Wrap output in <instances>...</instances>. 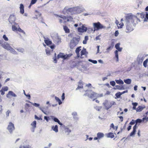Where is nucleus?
<instances>
[{
  "label": "nucleus",
  "mask_w": 148,
  "mask_h": 148,
  "mask_svg": "<svg viewBox=\"0 0 148 148\" xmlns=\"http://www.w3.org/2000/svg\"><path fill=\"white\" fill-rule=\"evenodd\" d=\"M81 48V47H79L77 48L75 50V52L76 53H79V51L81 50V49L80 48Z\"/></svg>",
  "instance_id": "nucleus-51"
},
{
  "label": "nucleus",
  "mask_w": 148,
  "mask_h": 148,
  "mask_svg": "<svg viewBox=\"0 0 148 148\" xmlns=\"http://www.w3.org/2000/svg\"><path fill=\"white\" fill-rule=\"evenodd\" d=\"M8 51H9L11 53H12L13 54L15 55L17 54V52L14 50V49L12 47H10L9 48V49L8 50Z\"/></svg>",
  "instance_id": "nucleus-17"
},
{
  "label": "nucleus",
  "mask_w": 148,
  "mask_h": 148,
  "mask_svg": "<svg viewBox=\"0 0 148 148\" xmlns=\"http://www.w3.org/2000/svg\"><path fill=\"white\" fill-rule=\"evenodd\" d=\"M44 42L47 45H50L52 43L51 41L49 39L45 40Z\"/></svg>",
  "instance_id": "nucleus-22"
},
{
  "label": "nucleus",
  "mask_w": 148,
  "mask_h": 148,
  "mask_svg": "<svg viewBox=\"0 0 148 148\" xmlns=\"http://www.w3.org/2000/svg\"><path fill=\"white\" fill-rule=\"evenodd\" d=\"M135 123H136L135 121L133 119L132 120V121L130 122L129 124L131 125H133Z\"/></svg>",
  "instance_id": "nucleus-56"
},
{
  "label": "nucleus",
  "mask_w": 148,
  "mask_h": 148,
  "mask_svg": "<svg viewBox=\"0 0 148 148\" xmlns=\"http://www.w3.org/2000/svg\"><path fill=\"white\" fill-rule=\"evenodd\" d=\"M143 108H144L142 107V106H139L136 109V111L137 112H140L142 111Z\"/></svg>",
  "instance_id": "nucleus-30"
},
{
  "label": "nucleus",
  "mask_w": 148,
  "mask_h": 148,
  "mask_svg": "<svg viewBox=\"0 0 148 148\" xmlns=\"http://www.w3.org/2000/svg\"><path fill=\"white\" fill-rule=\"evenodd\" d=\"M135 121L136 123H140L142 121L146 123L148 121V116H147V115H144V117L142 119H137Z\"/></svg>",
  "instance_id": "nucleus-11"
},
{
  "label": "nucleus",
  "mask_w": 148,
  "mask_h": 148,
  "mask_svg": "<svg viewBox=\"0 0 148 148\" xmlns=\"http://www.w3.org/2000/svg\"><path fill=\"white\" fill-rule=\"evenodd\" d=\"M148 62V58L145 61L143 62V65L145 67H146L147 66V64Z\"/></svg>",
  "instance_id": "nucleus-43"
},
{
  "label": "nucleus",
  "mask_w": 148,
  "mask_h": 148,
  "mask_svg": "<svg viewBox=\"0 0 148 148\" xmlns=\"http://www.w3.org/2000/svg\"><path fill=\"white\" fill-rule=\"evenodd\" d=\"M3 73V72L0 71V82L2 81V75Z\"/></svg>",
  "instance_id": "nucleus-58"
},
{
  "label": "nucleus",
  "mask_w": 148,
  "mask_h": 148,
  "mask_svg": "<svg viewBox=\"0 0 148 148\" xmlns=\"http://www.w3.org/2000/svg\"><path fill=\"white\" fill-rule=\"evenodd\" d=\"M84 95L87 96L88 97L91 99H93V101H94L98 96V95L97 93L92 92L90 94H89L88 93H86Z\"/></svg>",
  "instance_id": "nucleus-10"
},
{
  "label": "nucleus",
  "mask_w": 148,
  "mask_h": 148,
  "mask_svg": "<svg viewBox=\"0 0 148 148\" xmlns=\"http://www.w3.org/2000/svg\"><path fill=\"white\" fill-rule=\"evenodd\" d=\"M121 95V94L120 92H118L116 93L115 95L116 96V97L115 98V99H116L117 98H119Z\"/></svg>",
  "instance_id": "nucleus-37"
},
{
  "label": "nucleus",
  "mask_w": 148,
  "mask_h": 148,
  "mask_svg": "<svg viewBox=\"0 0 148 148\" xmlns=\"http://www.w3.org/2000/svg\"><path fill=\"white\" fill-rule=\"evenodd\" d=\"M10 95L14 97H16L17 96L16 95L11 91H10L8 92V94L6 95V97L7 98H9Z\"/></svg>",
  "instance_id": "nucleus-15"
},
{
  "label": "nucleus",
  "mask_w": 148,
  "mask_h": 148,
  "mask_svg": "<svg viewBox=\"0 0 148 148\" xmlns=\"http://www.w3.org/2000/svg\"><path fill=\"white\" fill-rule=\"evenodd\" d=\"M126 32H130L133 31L134 27L138 22H140V19L137 16H135L132 13H130L126 16Z\"/></svg>",
  "instance_id": "nucleus-1"
},
{
  "label": "nucleus",
  "mask_w": 148,
  "mask_h": 148,
  "mask_svg": "<svg viewBox=\"0 0 148 148\" xmlns=\"http://www.w3.org/2000/svg\"><path fill=\"white\" fill-rule=\"evenodd\" d=\"M77 30L79 32H86L87 30V28L84 25H82L81 27H78L77 28Z\"/></svg>",
  "instance_id": "nucleus-12"
},
{
  "label": "nucleus",
  "mask_w": 148,
  "mask_h": 148,
  "mask_svg": "<svg viewBox=\"0 0 148 148\" xmlns=\"http://www.w3.org/2000/svg\"><path fill=\"white\" fill-rule=\"evenodd\" d=\"M86 52V49L84 48L80 52L81 56H82V55L85 54Z\"/></svg>",
  "instance_id": "nucleus-40"
},
{
  "label": "nucleus",
  "mask_w": 148,
  "mask_h": 148,
  "mask_svg": "<svg viewBox=\"0 0 148 148\" xmlns=\"http://www.w3.org/2000/svg\"><path fill=\"white\" fill-rule=\"evenodd\" d=\"M110 84L112 86H114L116 84V83L114 81H111L110 82Z\"/></svg>",
  "instance_id": "nucleus-53"
},
{
  "label": "nucleus",
  "mask_w": 148,
  "mask_h": 148,
  "mask_svg": "<svg viewBox=\"0 0 148 148\" xmlns=\"http://www.w3.org/2000/svg\"><path fill=\"white\" fill-rule=\"evenodd\" d=\"M3 38L5 41H8V38L6 36V35L5 34L3 35Z\"/></svg>",
  "instance_id": "nucleus-55"
},
{
  "label": "nucleus",
  "mask_w": 148,
  "mask_h": 148,
  "mask_svg": "<svg viewBox=\"0 0 148 148\" xmlns=\"http://www.w3.org/2000/svg\"><path fill=\"white\" fill-rule=\"evenodd\" d=\"M119 34V33L118 32V30L116 31L115 32V33H114L115 36L116 37L117 36H118Z\"/></svg>",
  "instance_id": "nucleus-62"
},
{
  "label": "nucleus",
  "mask_w": 148,
  "mask_h": 148,
  "mask_svg": "<svg viewBox=\"0 0 148 148\" xmlns=\"http://www.w3.org/2000/svg\"><path fill=\"white\" fill-rule=\"evenodd\" d=\"M17 31H18L19 32L23 33L24 34H25V32L23 30H22L20 27H19L18 28Z\"/></svg>",
  "instance_id": "nucleus-49"
},
{
  "label": "nucleus",
  "mask_w": 148,
  "mask_h": 148,
  "mask_svg": "<svg viewBox=\"0 0 148 148\" xmlns=\"http://www.w3.org/2000/svg\"><path fill=\"white\" fill-rule=\"evenodd\" d=\"M124 82L127 84H130L131 83L132 80L130 79H124Z\"/></svg>",
  "instance_id": "nucleus-26"
},
{
  "label": "nucleus",
  "mask_w": 148,
  "mask_h": 148,
  "mask_svg": "<svg viewBox=\"0 0 148 148\" xmlns=\"http://www.w3.org/2000/svg\"><path fill=\"white\" fill-rule=\"evenodd\" d=\"M10 112L9 110H8L6 112V115L7 117H8L9 116V114L10 113Z\"/></svg>",
  "instance_id": "nucleus-61"
},
{
  "label": "nucleus",
  "mask_w": 148,
  "mask_h": 148,
  "mask_svg": "<svg viewBox=\"0 0 148 148\" xmlns=\"http://www.w3.org/2000/svg\"><path fill=\"white\" fill-rule=\"evenodd\" d=\"M93 24L94 28L93 32H94L95 31H97L100 29H105L106 28L105 26L102 25L99 22L94 23Z\"/></svg>",
  "instance_id": "nucleus-5"
},
{
  "label": "nucleus",
  "mask_w": 148,
  "mask_h": 148,
  "mask_svg": "<svg viewBox=\"0 0 148 148\" xmlns=\"http://www.w3.org/2000/svg\"><path fill=\"white\" fill-rule=\"evenodd\" d=\"M52 38L54 42L57 45H59L61 42V38L57 35L52 37Z\"/></svg>",
  "instance_id": "nucleus-6"
},
{
  "label": "nucleus",
  "mask_w": 148,
  "mask_h": 148,
  "mask_svg": "<svg viewBox=\"0 0 148 148\" xmlns=\"http://www.w3.org/2000/svg\"><path fill=\"white\" fill-rule=\"evenodd\" d=\"M114 43L113 42H112L111 43V45L109 46L107 49V51H109L111 49H112L114 47Z\"/></svg>",
  "instance_id": "nucleus-38"
},
{
  "label": "nucleus",
  "mask_w": 148,
  "mask_h": 148,
  "mask_svg": "<svg viewBox=\"0 0 148 148\" xmlns=\"http://www.w3.org/2000/svg\"><path fill=\"white\" fill-rule=\"evenodd\" d=\"M115 90L118 89L119 90H124V88L123 86V85H116L115 86V88H114Z\"/></svg>",
  "instance_id": "nucleus-19"
},
{
  "label": "nucleus",
  "mask_w": 148,
  "mask_h": 148,
  "mask_svg": "<svg viewBox=\"0 0 148 148\" xmlns=\"http://www.w3.org/2000/svg\"><path fill=\"white\" fill-rule=\"evenodd\" d=\"M79 85H78V87L76 89V90H77L83 88V84L82 82V81H80L79 82Z\"/></svg>",
  "instance_id": "nucleus-20"
},
{
  "label": "nucleus",
  "mask_w": 148,
  "mask_h": 148,
  "mask_svg": "<svg viewBox=\"0 0 148 148\" xmlns=\"http://www.w3.org/2000/svg\"><path fill=\"white\" fill-rule=\"evenodd\" d=\"M80 40L79 37H73L70 41L69 47L71 49H73L79 43Z\"/></svg>",
  "instance_id": "nucleus-4"
},
{
  "label": "nucleus",
  "mask_w": 148,
  "mask_h": 148,
  "mask_svg": "<svg viewBox=\"0 0 148 148\" xmlns=\"http://www.w3.org/2000/svg\"><path fill=\"white\" fill-rule=\"evenodd\" d=\"M64 53H60L58 55L57 58L59 59L60 58H61L63 59Z\"/></svg>",
  "instance_id": "nucleus-42"
},
{
  "label": "nucleus",
  "mask_w": 148,
  "mask_h": 148,
  "mask_svg": "<svg viewBox=\"0 0 148 148\" xmlns=\"http://www.w3.org/2000/svg\"><path fill=\"white\" fill-rule=\"evenodd\" d=\"M114 53L115 54V57L116 58V61L117 62H118L119 61V56L118 50H116L114 51Z\"/></svg>",
  "instance_id": "nucleus-29"
},
{
  "label": "nucleus",
  "mask_w": 148,
  "mask_h": 148,
  "mask_svg": "<svg viewBox=\"0 0 148 148\" xmlns=\"http://www.w3.org/2000/svg\"><path fill=\"white\" fill-rule=\"evenodd\" d=\"M12 29L13 31H17L18 28L16 27L14 25H12Z\"/></svg>",
  "instance_id": "nucleus-48"
},
{
  "label": "nucleus",
  "mask_w": 148,
  "mask_h": 148,
  "mask_svg": "<svg viewBox=\"0 0 148 148\" xmlns=\"http://www.w3.org/2000/svg\"><path fill=\"white\" fill-rule=\"evenodd\" d=\"M10 47L9 44L6 42H5L3 45H2V47L7 50H8Z\"/></svg>",
  "instance_id": "nucleus-16"
},
{
  "label": "nucleus",
  "mask_w": 148,
  "mask_h": 148,
  "mask_svg": "<svg viewBox=\"0 0 148 148\" xmlns=\"http://www.w3.org/2000/svg\"><path fill=\"white\" fill-rule=\"evenodd\" d=\"M65 132L67 133V135H68L71 132V130L68 127L65 128Z\"/></svg>",
  "instance_id": "nucleus-34"
},
{
  "label": "nucleus",
  "mask_w": 148,
  "mask_h": 148,
  "mask_svg": "<svg viewBox=\"0 0 148 148\" xmlns=\"http://www.w3.org/2000/svg\"><path fill=\"white\" fill-rule=\"evenodd\" d=\"M27 102L31 103L32 105H33L34 106L38 107V108L41 111L43 112L45 114H47L46 113V111L47 110L48 107V106H40V104L36 103H33L32 102H31L29 101H27Z\"/></svg>",
  "instance_id": "nucleus-3"
},
{
  "label": "nucleus",
  "mask_w": 148,
  "mask_h": 148,
  "mask_svg": "<svg viewBox=\"0 0 148 148\" xmlns=\"http://www.w3.org/2000/svg\"><path fill=\"white\" fill-rule=\"evenodd\" d=\"M88 61L90 62H92L94 64H96L97 63V61L96 60H93L90 59H89L88 60Z\"/></svg>",
  "instance_id": "nucleus-46"
},
{
  "label": "nucleus",
  "mask_w": 148,
  "mask_h": 148,
  "mask_svg": "<svg viewBox=\"0 0 148 148\" xmlns=\"http://www.w3.org/2000/svg\"><path fill=\"white\" fill-rule=\"evenodd\" d=\"M94 108L97 110L100 111L102 108V107L95 106L94 107Z\"/></svg>",
  "instance_id": "nucleus-31"
},
{
  "label": "nucleus",
  "mask_w": 148,
  "mask_h": 148,
  "mask_svg": "<svg viewBox=\"0 0 148 148\" xmlns=\"http://www.w3.org/2000/svg\"><path fill=\"white\" fill-rule=\"evenodd\" d=\"M5 42L3 40H0V44L2 47V45H3Z\"/></svg>",
  "instance_id": "nucleus-63"
},
{
  "label": "nucleus",
  "mask_w": 148,
  "mask_h": 148,
  "mask_svg": "<svg viewBox=\"0 0 148 148\" xmlns=\"http://www.w3.org/2000/svg\"><path fill=\"white\" fill-rule=\"evenodd\" d=\"M73 18L71 16H67V21H71L73 20Z\"/></svg>",
  "instance_id": "nucleus-47"
},
{
  "label": "nucleus",
  "mask_w": 148,
  "mask_h": 148,
  "mask_svg": "<svg viewBox=\"0 0 148 148\" xmlns=\"http://www.w3.org/2000/svg\"><path fill=\"white\" fill-rule=\"evenodd\" d=\"M1 89H2L4 92L7 91L8 90V87L7 86H4L2 87Z\"/></svg>",
  "instance_id": "nucleus-52"
},
{
  "label": "nucleus",
  "mask_w": 148,
  "mask_h": 148,
  "mask_svg": "<svg viewBox=\"0 0 148 148\" xmlns=\"http://www.w3.org/2000/svg\"><path fill=\"white\" fill-rule=\"evenodd\" d=\"M19 148H30V147L29 145L21 146Z\"/></svg>",
  "instance_id": "nucleus-50"
},
{
  "label": "nucleus",
  "mask_w": 148,
  "mask_h": 148,
  "mask_svg": "<svg viewBox=\"0 0 148 148\" xmlns=\"http://www.w3.org/2000/svg\"><path fill=\"white\" fill-rule=\"evenodd\" d=\"M66 11L67 13H70L71 14H78L80 13L82 11V9L79 6L74 8H68V7H65L64 10L63 12Z\"/></svg>",
  "instance_id": "nucleus-2"
},
{
  "label": "nucleus",
  "mask_w": 148,
  "mask_h": 148,
  "mask_svg": "<svg viewBox=\"0 0 148 148\" xmlns=\"http://www.w3.org/2000/svg\"><path fill=\"white\" fill-rule=\"evenodd\" d=\"M88 32V33H91L93 31V29L92 27H88L87 28Z\"/></svg>",
  "instance_id": "nucleus-41"
},
{
  "label": "nucleus",
  "mask_w": 148,
  "mask_h": 148,
  "mask_svg": "<svg viewBox=\"0 0 148 148\" xmlns=\"http://www.w3.org/2000/svg\"><path fill=\"white\" fill-rule=\"evenodd\" d=\"M136 132V129H135V127L133 128V130L132 132L130 134V136H134Z\"/></svg>",
  "instance_id": "nucleus-28"
},
{
  "label": "nucleus",
  "mask_w": 148,
  "mask_h": 148,
  "mask_svg": "<svg viewBox=\"0 0 148 148\" xmlns=\"http://www.w3.org/2000/svg\"><path fill=\"white\" fill-rule=\"evenodd\" d=\"M103 104L105 107L106 109L107 110H108L112 107L111 102L107 100H105L104 102L103 103Z\"/></svg>",
  "instance_id": "nucleus-9"
},
{
  "label": "nucleus",
  "mask_w": 148,
  "mask_h": 148,
  "mask_svg": "<svg viewBox=\"0 0 148 148\" xmlns=\"http://www.w3.org/2000/svg\"><path fill=\"white\" fill-rule=\"evenodd\" d=\"M37 0H32L31 1V4H35Z\"/></svg>",
  "instance_id": "nucleus-60"
},
{
  "label": "nucleus",
  "mask_w": 148,
  "mask_h": 148,
  "mask_svg": "<svg viewBox=\"0 0 148 148\" xmlns=\"http://www.w3.org/2000/svg\"><path fill=\"white\" fill-rule=\"evenodd\" d=\"M55 99L56 101L58 102L59 105H60L62 103V102L61 100L58 97H55Z\"/></svg>",
  "instance_id": "nucleus-32"
},
{
  "label": "nucleus",
  "mask_w": 148,
  "mask_h": 148,
  "mask_svg": "<svg viewBox=\"0 0 148 148\" xmlns=\"http://www.w3.org/2000/svg\"><path fill=\"white\" fill-rule=\"evenodd\" d=\"M51 129L56 132H58V126L56 125L54 126H52L51 127Z\"/></svg>",
  "instance_id": "nucleus-23"
},
{
  "label": "nucleus",
  "mask_w": 148,
  "mask_h": 148,
  "mask_svg": "<svg viewBox=\"0 0 148 148\" xmlns=\"http://www.w3.org/2000/svg\"><path fill=\"white\" fill-rule=\"evenodd\" d=\"M107 136L108 138H113L114 137V136L113 133L110 132L107 134Z\"/></svg>",
  "instance_id": "nucleus-25"
},
{
  "label": "nucleus",
  "mask_w": 148,
  "mask_h": 148,
  "mask_svg": "<svg viewBox=\"0 0 148 148\" xmlns=\"http://www.w3.org/2000/svg\"><path fill=\"white\" fill-rule=\"evenodd\" d=\"M51 117L52 119L55 122H57L60 125L62 126L63 125V124L60 122L59 120L56 117L53 116H51Z\"/></svg>",
  "instance_id": "nucleus-13"
},
{
  "label": "nucleus",
  "mask_w": 148,
  "mask_h": 148,
  "mask_svg": "<svg viewBox=\"0 0 148 148\" xmlns=\"http://www.w3.org/2000/svg\"><path fill=\"white\" fill-rule=\"evenodd\" d=\"M115 82L117 84L119 85H122L124 84L123 82L121 79L119 80L116 79Z\"/></svg>",
  "instance_id": "nucleus-24"
},
{
  "label": "nucleus",
  "mask_w": 148,
  "mask_h": 148,
  "mask_svg": "<svg viewBox=\"0 0 148 148\" xmlns=\"http://www.w3.org/2000/svg\"><path fill=\"white\" fill-rule=\"evenodd\" d=\"M36 122L34 121L31 124V125L33 127V129H34L36 127Z\"/></svg>",
  "instance_id": "nucleus-35"
},
{
  "label": "nucleus",
  "mask_w": 148,
  "mask_h": 148,
  "mask_svg": "<svg viewBox=\"0 0 148 148\" xmlns=\"http://www.w3.org/2000/svg\"><path fill=\"white\" fill-rule=\"evenodd\" d=\"M46 54L48 55H49L50 54V51L48 50L47 49H46L45 50Z\"/></svg>",
  "instance_id": "nucleus-64"
},
{
  "label": "nucleus",
  "mask_w": 148,
  "mask_h": 148,
  "mask_svg": "<svg viewBox=\"0 0 148 148\" xmlns=\"http://www.w3.org/2000/svg\"><path fill=\"white\" fill-rule=\"evenodd\" d=\"M145 18L144 20V22H147L148 21V13L147 12H145Z\"/></svg>",
  "instance_id": "nucleus-39"
},
{
  "label": "nucleus",
  "mask_w": 148,
  "mask_h": 148,
  "mask_svg": "<svg viewBox=\"0 0 148 148\" xmlns=\"http://www.w3.org/2000/svg\"><path fill=\"white\" fill-rule=\"evenodd\" d=\"M20 13L21 14H23L24 12V6L23 5L22 3H21L20 5Z\"/></svg>",
  "instance_id": "nucleus-18"
},
{
  "label": "nucleus",
  "mask_w": 148,
  "mask_h": 148,
  "mask_svg": "<svg viewBox=\"0 0 148 148\" xmlns=\"http://www.w3.org/2000/svg\"><path fill=\"white\" fill-rule=\"evenodd\" d=\"M7 129L10 134L12 133L15 129L14 124L11 122H9Z\"/></svg>",
  "instance_id": "nucleus-7"
},
{
  "label": "nucleus",
  "mask_w": 148,
  "mask_h": 148,
  "mask_svg": "<svg viewBox=\"0 0 148 148\" xmlns=\"http://www.w3.org/2000/svg\"><path fill=\"white\" fill-rule=\"evenodd\" d=\"M144 58L143 57L138 56L137 58V60L138 64H141L144 60Z\"/></svg>",
  "instance_id": "nucleus-14"
},
{
  "label": "nucleus",
  "mask_w": 148,
  "mask_h": 148,
  "mask_svg": "<svg viewBox=\"0 0 148 148\" xmlns=\"http://www.w3.org/2000/svg\"><path fill=\"white\" fill-rule=\"evenodd\" d=\"M72 115L73 116V117L75 116H77V113L76 112H74L72 113Z\"/></svg>",
  "instance_id": "nucleus-59"
},
{
  "label": "nucleus",
  "mask_w": 148,
  "mask_h": 148,
  "mask_svg": "<svg viewBox=\"0 0 148 148\" xmlns=\"http://www.w3.org/2000/svg\"><path fill=\"white\" fill-rule=\"evenodd\" d=\"M63 28L66 33H69V29L66 26H64Z\"/></svg>",
  "instance_id": "nucleus-36"
},
{
  "label": "nucleus",
  "mask_w": 148,
  "mask_h": 148,
  "mask_svg": "<svg viewBox=\"0 0 148 148\" xmlns=\"http://www.w3.org/2000/svg\"><path fill=\"white\" fill-rule=\"evenodd\" d=\"M120 44L119 43H117L115 45V47L116 49H118V48L120 47Z\"/></svg>",
  "instance_id": "nucleus-57"
},
{
  "label": "nucleus",
  "mask_w": 148,
  "mask_h": 148,
  "mask_svg": "<svg viewBox=\"0 0 148 148\" xmlns=\"http://www.w3.org/2000/svg\"><path fill=\"white\" fill-rule=\"evenodd\" d=\"M16 50L19 52L21 53H23L24 52V49L21 48H19L16 49Z\"/></svg>",
  "instance_id": "nucleus-45"
},
{
  "label": "nucleus",
  "mask_w": 148,
  "mask_h": 148,
  "mask_svg": "<svg viewBox=\"0 0 148 148\" xmlns=\"http://www.w3.org/2000/svg\"><path fill=\"white\" fill-rule=\"evenodd\" d=\"M97 135L99 139L103 137L104 136L103 134L101 132L98 133L97 134Z\"/></svg>",
  "instance_id": "nucleus-27"
},
{
  "label": "nucleus",
  "mask_w": 148,
  "mask_h": 148,
  "mask_svg": "<svg viewBox=\"0 0 148 148\" xmlns=\"http://www.w3.org/2000/svg\"><path fill=\"white\" fill-rule=\"evenodd\" d=\"M16 20V18L15 16L14 15H11L8 18L9 22L11 25L14 24L17 25V24L15 22V21Z\"/></svg>",
  "instance_id": "nucleus-8"
},
{
  "label": "nucleus",
  "mask_w": 148,
  "mask_h": 148,
  "mask_svg": "<svg viewBox=\"0 0 148 148\" xmlns=\"http://www.w3.org/2000/svg\"><path fill=\"white\" fill-rule=\"evenodd\" d=\"M71 55L70 54L69 55H64V54L63 59L64 60L67 59L71 56Z\"/></svg>",
  "instance_id": "nucleus-33"
},
{
  "label": "nucleus",
  "mask_w": 148,
  "mask_h": 148,
  "mask_svg": "<svg viewBox=\"0 0 148 148\" xmlns=\"http://www.w3.org/2000/svg\"><path fill=\"white\" fill-rule=\"evenodd\" d=\"M140 15V17L142 18H145V13H138L136 15V16H137V17L138 18V16Z\"/></svg>",
  "instance_id": "nucleus-21"
},
{
  "label": "nucleus",
  "mask_w": 148,
  "mask_h": 148,
  "mask_svg": "<svg viewBox=\"0 0 148 148\" xmlns=\"http://www.w3.org/2000/svg\"><path fill=\"white\" fill-rule=\"evenodd\" d=\"M117 27L118 28H122L123 26V23H120L119 25L117 24Z\"/></svg>",
  "instance_id": "nucleus-54"
},
{
  "label": "nucleus",
  "mask_w": 148,
  "mask_h": 148,
  "mask_svg": "<svg viewBox=\"0 0 148 148\" xmlns=\"http://www.w3.org/2000/svg\"><path fill=\"white\" fill-rule=\"evenodd\" d=\"M110 127L111 128H112L113 129H114V130L115 129L116 130L118 128V126H114V124L113 123H112L111 124L110 126Z\"/></svg>",
  "instance_id": "nucleus-44"
}]
</instances>
